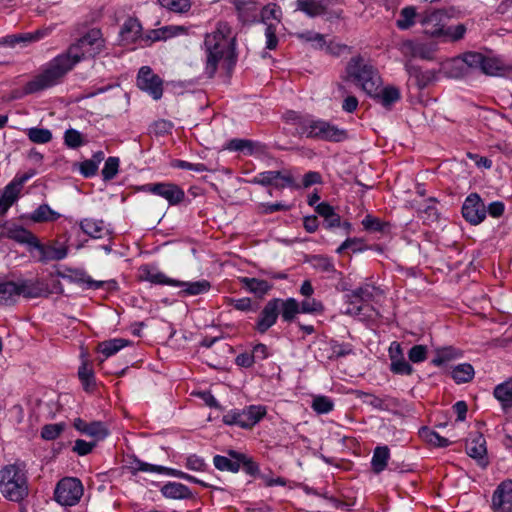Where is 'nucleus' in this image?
I'll return each instance as SVG.
<instances>
[{"label":"nucleus","instance_id":"nucleus-1","mask_svg":"<svg viewBox=\"0 0 512 512\" xmlns=\"http://www.w3.org/2000/svg\"><path fill=\"white\" fill-rule=\"evenodd\" d=\"M105 48V40L99 29L93 28L71 44L62 53L48 62L42 70L28 81L23 90L25 94H34L56 86L62 78L79 62L94 58Z\"/></svg>","mask_w":512,"mask_h":512},{"label":"nucleus","instance_id":"nucleus-2","mask_svg":"<svg viewBox=\"0 0 512 512\" xmlns=\"http://www.w3.org/2000/svg\"><path fill=\"white\" fill-rule=\"evenodd\" d=\"M206 52V73L213 77L218 63L221 60L227 62L228 66L236 63L235 37L232 35L231 27L226 22H219L214 31L207 33L204 39Z\"/></svg>","mask_w":512,"mask_h":512},{"label":"nucleus","instance_id":"nucleus-3","mask_svg":"<svg viewBox=\"0 0 512 512\" xmlns=\"http://www.w3.org/2000/svg\"><path fill=\"white\" fill-rule=\"evenodd\" d=\"M0 493L15 503H21L28 497L29 482L24 463L17 461L0 469Z\"/></svg>","mask_w":512,"mask_h":512},{"label":"nucleus","instance_id":"nucleus-4","mask_svg":"<svg viewBox=\"0 0 512 512\" xmlns=\"http://www.w3.org/2000/svg\"><path fill=\"white\" fill-rule=\"evenodd\" d=\"M291 119L297 126L298 134L307 138L317 139L328 142H342L348 139V132L345 129L311 116H299L292 112Z\"/></svg>","mask_w":512,"mask_h":512},{"label":"nucleus","instance_id":"nucleus-5","mask_svg":"<svg viewBox=\"0 0 512 512\" xmlns=\"http://www.w3.org/2000/svg\"><path fill=\"white\" fill-rule=\"evenodd\" d=\"M346 73L348 79L360 86L368 94H375L381 85V78L377 70L365 63L361 56L353 57L347 64Z\"/></svg>","mask_w":512,"mask_h":512},{"label":"nucleus","instance_id":"nucleus-6","mask_svg":"<svg viewBox=\"0 0 512 512\" xmlns=\"http://www.w3.org/2000/svg\"><path fill=\"white\" fill-rule=\"evenodd\" d=\"M83 485L74 477H64L56 484L54 500L61 506H75L83 496Z\"/></svg>","mask_w":512,"mask_h":512},{"label":"nucleus","instance_id":"nucleus-7","mask_svg":"<svg viewBox=\"0 0 512 512\" xmlns=\"http://www.w3.org/2000/svg\"><path fill=\"white\" fill-rule=\"evenodd\" d=\"M266 415V408L251 405L242 410L234 409L223 416L226 425H237L241 428H252Z\"/></svg>","mask_w":512,"mask_h":512},{"label":"nucleus","instance_id":"nucleus-8","mask_svg":"<svg viewBox=\"0 0 512 512\" xmlns=\"http://www.w3.org/2000/svg\"><path fill=\"white\" fill-rule=\"evenodd\" d=\"M461 57L463 63L467 66V75L471 72L480 71L483 74L494 76L502 69L498 60L479 52H466Z\"/></svg>","mask_w":512,"mask_h":512},{"label":"nucleus","instance_id":"nucleus-9","mask_svg":"<svg viewBox=\"0 0 512 512\" xmlns=\"http://www.w3.org/2000/svg\"><path fill=\"white\" fill-rule=\"evenodd\" d=\"M446 16L445 9L426 10L419 14V23L424 27L425 34L434 38H442L446 28Z\"/></svg>","mask_w":512,"mask_h":512},{"label":"nucleus","instance_id":"nucleus-10","mask_svg":"<svg viewBox=\"0 0 512 512\" xmlns=\"http://www.w3.org/2000/svg\"><path fill=\"white\" fill-rule=\"evenodd\" d=\"M137 86L154 100H159L163 95V81L149 66H143L139 69Z\"/></svg>","mask_w":512,"mask_h":512},{"label":"nucleus","instance_id":"nucleus-11","mask_svg":"<svg viewBox=\"0 0 512 512\" xmlns=\"http://www.w3.org/2000/svg\"><path fill=\"white\" fill-rule=\"evenodd\" d=\"M462 216L473 225L481 223L486 217V207L480 196L470 194L462 205Z\"/></svg>","mask_w":512,"mask_h":512},{"label":"nucleus","instance_id":"nucleus-12","mask_svg":"<svg viewBox=\"0 0 512 512\" xmlns=\"http://www.w3.org/2000/svg\"><path fill=\"white\" fill-rule=\"evenodd\" d=\"M144 190L164 198L170 205L179 204L185 197L184 190L173 183L146 184Z\"/></svg>","mask_w":512,"mask_h":512},{"label":"nucleus","instance_id":"nucleus-13","mask_svg":"<svg viewBox=\"0 0 512 512\" xmlns=\"http://www.w3.org/2000/svg\"><path fill=\"white\" fill-rule=\"evenodd\" d=\"M17 288V298L23 296L24 298H39L47 297L49 295V284L44 280L35 279H19L15 282Z\"/></svg>","mask_w":512,"mask_h":512},{"label":"nucleus","instance_id":"nucleus-14","mask_svg":"<svg viewBox=\"0 0 512 512\" xmlns=\"http://www.w3.org/2000/svg\"><path fill=\"white\" fill-rule=\"evenodd\" d=\"M277 298L270 299L260 311L254 329L260 334L266 333L274 326L279 317Z\"/></svg>","mask_w":512,"mask_h":512},{"label":"nucleus","instance_id":"nucleus-15","mask_svg":"<svg viewBox=\"0 0 512 512\" xmlns=\"http://www.w3.org/2000/svg\"><path fill=\"white\" fill-rule=\"evenodd\" d=\"M492 509L494 512L512 511V480L502 481L492 495Z\"/></svg>","mask_w":512,"mask_h":512},{"label":"nucleus","instance_id":"nucleus-16","mask_svg":"<svg viewBox=\"0 0 512 512\" xmlns=\"http://www.w3.org/2000/svg\"><path fill=\"white\" fill-rule=\"evenodd\" d=\"M133 464L134 465L132 466V469L134 470V473L139 472V471L155 472V473H159V474H166L169 476L177 477V478H180V479H183L188 482L195 483V484H198V482H199L198 478H196L188 473H185L181 470H178V469L168 468V467L159 466V465H153V464H149V463L143 462L138 459H135Z\"/></svg>","mask_w":512,"mask_h":512},{"label":"nucleus","instance_id":"nucleus-17","mask_svg":"<svg viewBox=\"0 0 512 512\" xmlns=\"http://www.w3.org/2000/svg\"><path fill=\"white\" fill-rule=\"evenodd\" d=\"M250 182L261 186L273 185L278 189H282L292 185L293 178L291 175L283 174L280 171H264L257 174Z\"/></svg>","mask_w":512,"mask_h":512},{"label":"nucleus","instance_id":"nucleus-18","mask_svg":"<svg viewBox=\"0 0 512 512\" xmlns=\"http://www.w3.org/2000/svg\"><path fill=\"white\" fill-rule=\"evenodd\" d=\"M34 249L40 253L39 261L43 263L60 261L68 255V247L64 244H60L59 242L42 244L37 240Z\"/></svg>","mask_w":512,"mask_h":512},{"label":"nucleus","instance_id":"nucleus-19","mask_svg":"<svg viewBox=\"0 0 512 512\" xmlns=\"http://www.w3.org/2000/svg\"><path fill=\"white\" fill-rule=\"evenodd\" d=\"M74 428L82 434L95 438L96 442L105 439L109 434L107 426L101 421L88 423L81 418H76Z\"/></svg>","mask_w":512,"mask_h":512},{"label":"nucleus","instance_id":"nucleus-20","mask_svg":"<svg viewBox=\"0 0 512 512\" xmlns=\"http://www.w3.org/2000/svg\"><path fill=\"white\" fill-rule=\"evenodd\" d=\"M467 454L476 459L481 466H486L487 461V449L486 440L480 433H475L466 442Z\"/></svg>","mask_w":512,"mask_h":512},{"label":"nucleus","instance_id":"nucleus-21","mask_svg":"<svg viewBox=\"0 0 512 512\" xmlns=\"http://www.w3.org/2000/svg\"><path fill=\"white\" fill-rule=\"evenodd\" d=\"M390 355V370L394 374L399 375H411L413 373V367L405 360L402 354L401 346L397 342H393L389 348Z\"/></svg>","mask_w":512,"mask_h":512},{"label":"nucleus","instance_id":"nucleus-22","mask_svg":"<svg viewBox=\"0 0 512 512\" xmlns=\"http://www.w3.org/2000/svg\"><path fill=\"white\" fill-rule=\"evenodd\" d=\"M48 33V29H45L23 34L7 35L0 37V46H6L10 48H14L17 45L26 46L28 43L42 39L44 36L48 35Z\"/></svg>","mask_w":512,"mask_h":512},{"label":"nucleus","instance_id":"nucleus-23","mask_svg":"<svg viewBox=\"0 0 512 512\" xmlns=\"http://www.w3.org/2000/svg\"><path fill=\"white\" fill-rule=\"evenodd\" d=\"M329 4V0H296L295 9L309 18H315L325 15Z\"/></svg>","mask_w":512,"mask_h":512},{"label":"nucleus","instance_id":"nucleus-24","mask_svg":"<svg viewBox=\"0 0 512 512\" xmlns=\"http://www.w3.org/2000/svg\"><path fill=\"white\" fill-rule=\"evenodd\" d=\"M226 148L230 151L243 152L245 155H260L266 151V146L258 141L235 138L230 140Z\"/></svg>","mask_w":512,"mask_h":512},{"label":"nucleus","instance_id":"nucleus-25","mask_svg":"<svg viewBox=\"0 0 512 512\" xmlns=\"http://www.w3.org/2000/svg\"><path fill=\"white\" fill-rule=\"evenodd\" d=\"M173 286L181 287L179 295L182 297L198 296L207 293L211 288V283L208 280L201 279L198 281H174Z\"/></svg>","mask_w":512,"mask_h":512},{"label":"nucleus","instance_id":"nucleus-26","mask_svg":"<svg viewBox=\"0 0 512 512\" xmlns=\"http://www.w3.org/2000/svg\"><path fill=\"white\" fill-rule=\"evenodd\" d=\"M239 20L246 23H253L258 18V5L253 0H232Z\"/></svg>","mask_w":512,"mask_h":512},{"label":"nucleus","instance_id":"nucleus-27","mask_svg":"<svg viewBox=\"0 0 512 512\" xmlns=\"http://www.w3.org/2000/svg\"><path fill=\"white\" fill-rule=\"evenodd\" d=\"M358 300L349 298V305L345 310V314L358 317L362 321L373 320L379 315L378 311L369 304H359Z\"/></svg>","mask_w":512,"mask_h":512},{"label":"nucleus","instance_id":"nucleus-28","mask_svg":"<svg viewBox=\"0 0 512 512\" xmlns=\"http://www.w3.org/2000/svg\"><path fill=\"white\" fill-rule=\"evenodd\" d=\"M439 72L448 78H461L467 75V66L462 57L447 59L440 65Z\"/></svg>","mask_w":512,"mask_h":512},{"label":"nucleus","instance_id":"nucleus-29","mask_svg":"<svg viewBox=\"0 0 512 512\" xmlns=\"http://www.w3.org/2000/svg\"><path fill=\"white\" fill-rule=\"evenodd\" d=\"M239 282L246 291L254 294L258 298H263L273 287V285L266 280L254 277H240Z\"/></svg>","mask_w":512,"mask_h":512},{"label":"nucleus","instance_id":"nucleus-30","mask_svg":"<svg viewBox=\"0 0 512 512\" xmlns=\"http://www.w3.org/2000/svg\"><path fill=\"white\" fill-rule=\"evenodd\" d=\"M160 491L168 499L182 500L193 498L190 488L179 482H167L161 487Z\"/></svg>","mask_w":512,"mask_h":512},{"label":"nucleus","instance_id":"nucleus-31","mask_svg":"<svg viewBox=\"0 0 512 512\" xmlns=\"http://www.w3.org/2000/svg\"><path fill=\"white\" fill-rule=\"evenodd\" d=\"M406 71L410 77L414 78L419 89L426 88L436 79V71L422 70L415 65L406 64Z\"/></svg>","mask_w":512,"mask_h":512},{"label":"nucleus","instance_id":"nucleus-32","mask_svg":"<svg viewBox=\"0 0 512 512\" xmlns=\"http://www.w3.org/2000/svg\"><path fill=\"white\" fill-rule=\"evenodd\" d=\"M383 294L382 290L375 285L366 283L356 289L351 294L347 295L348 298H353L361 303L367 304L373 301L376 297Z\"/></svg>","mask_w":512,"mask_h":512},{"label":"nucleus","instance_id":"nucleus-33","mask_svg":"<svg viewBox=\"0 0 512 512\" xmlns=\"http://www.w3.org/2000/svg\"><path fill=\"white\" fill-rule=\"evenodd\" d=\"M79 225L85 234L95 239L103 238L108 234V229L103 220L85 218L80 221Z\"/></svg>","mask_w":512,"mask_h":512},{"label":"nucleus","instance_id":"nucleus-34","mask_svg":"<svg viewBox=\"0 0 512 512\" xmlns=\"http://www.w3.org/2000/svg\"><path fill=\"white\" fill-rule=\"evenodd\" d=\"M279 315L284 322H292L296 315L301 313L300 304L295 298H277Z\"/></svg>","mask_w":512,"mask_h":512},{"label":"nucleus","instance_id":"nucleus-35","mask_svg":"<svg viewBox=\"0 0 512 512\" xmlns=\"http://www.w3.org/2000/svg\"><path fill=\"white\" fill-rule=\"evenodd\" d=\"M7 237L21 244H27L34 248L37 242V237L29 230L22 226L13 225L7 229Z\"/></svg>","mask_w":512,"mask_h":512},{"label":"nucleus","instance_id":"nucleus-36","mask_svg":"<svg viewBox=\"0 0 512 512\" xmlns=\"http://www.w3.org/2000/svg\"><path fill=\"white\" fill-rule=\"evenodd\" d=\"M22 189L11 181L0 196V215L5 214L8 209L17 201Z\"/></svg>","mask_w":512,"mask_h":512},{"label":"nucleus","instance_id":"nucleus-37","mask_svg":"<svg viewBox=\"0 0 512 512\" xmlns=\"http://www.w3.org/2000/svg\"><path fill=\"white\" fill-rule=\"evenodd\" d=\"M374 99L378 100V102L386 108H389L392 104L399 101L401 98V94L398 88L394 86H387L382 89L380 87L377 89L375 94H368Z\"/></svg>","mask_w":512,"mask_h":512},{"label":"nucleus","instance_id":"nucleus-38","mask_svg":"<svg viewBox=\"0 0 512 512\" xmlns=\"http://www.w3.org/2000/svg\"><path fill=\"white\" fill-rule=\"evenodd\" d=\"M315 210L324 218L326 228L331 229L341 226L340 215L335 212L334 207L329 203L321 202L316 206Z\"/></svg>","mask_w":512,"mask_h":512},{"label":"nucleus","instance_id":"nucleus-39","mask_svg":"<svg viewBox=\"0 0 512 512\" xmlns=\"http://www.w3.org/2000/svg\"><path fill=\"white\" fill-rule=\"evenodd\" d=\"M141 280L148 281L152 284L173 286L175 279L169 278L163 272L155 268L144 266L141 268Z\"/></svg>","mask_w":512,"mask_h":512},{"label":"nucleus","instance_id":"nucleus-40","mask_svg":"<svg viewBox=\"0 0 512 512\" xmlns=\"http://www.w3.org/2000/svg\"><path fill=\"white\" fill-rule=\"evenodd\" d=\"M142 27L137 19H127L121 28L122 40L127 43H134L141 36Z\"/></svg>","mask_w":512,"mask_h":512},{"label":"nucleus","instance_id":"nucleus-41","mask_svg":"<svg viewBox=\"0 0 512 512\" xmlns=\"http://www.w3.org/2000/svg\"><path fill=\"white\" fill-rule=\"evenodd\" d=\"M495 398L501 403L503 409L512 408V378L498 384L494 389Z\"/></svg>","mask_w":512,"mask_h":512},{"label":"nucleus","instance_id":"nucleus-42","mask_svg":"<svg viewBox=\"0 0 512 512\" xmlns=\"http://www.w3.org/2000/svg\"><path fill=\"white\" fill-rule=\"evenodd\" d=\"M131 342L123 338H114L103 341L98 344V351L106 358H109L119 352L124 347L128 346Z\"/></svg>","mask_w":512,"mask_h":512},{"label":"nucleus","instance_id":"nucleus-43","mask_svg":"<svg viewBox=\"0 0 512 512\" xmlns=\"http://www.w3.org/2000/svg\"><path fill=\"white\" fill-rule=\"evenodd\" d=\"M390 457V450L387 446H377L374 449L371 467L374 473L379 474L387 466L388 460Z\"/></svg>","mask_w":512,"mask_h":512},{"label":"nucleus","instance_id":"nucleus-44","mask_svg":"<svg viewBox=\"0 0 512 512\" xmlns=\"http://www.w3.org/2000/svg\"><path fill=\"white\" fill-rule=\"evenodd\" d=\"M58 275L63 277V278H68L71 281H75L77 283H82V284L85 285V288H87V289H100V288H102L107 283V282H104V281L93 280L88 274H86L83 271H79V270H75L74 271V275H75L74 278H72L70 276H65L61 272H58ZM108 283L109 284H111V283L115 284L114 281H111V282H108Z\"/></svg>","mask_w":512,"mask_h":512},{"label":"nucleus","instance_id":"nucleus-45","mask_svg":"<svg viewBox=\"0 0 512 512\" xmlns=\"http://www.w3.org/2000/svg\"><path fill=\"white\" fill-rule=\"evenodd\" d=\"M60 218V214L48 204H42L36 208L30 215V219L35 223L55 221Z\"/></svg>","mask_w":512,"mask_h":512},{"label":"nucleus","instance_id":"nucleus-46","mask_svg":"<svg viewBox=\"0 0 512 512\" xmlns=\"http://www.w3.org/2000/svg\"><path fill=\"white\" fill-rule=\"evenodd\" d=\"M17 301L14 281H0V305H12Z\"/></svg>","mask_w":512,"mask_h":512},{"label":"nucleus","instance_id":"nucleus-47","mask_svg":"<svg viewBox=\"0 0 512 512\" xmlns=\"http://www.w3.org/2000/svg\"><path fill=\"white\" fill-rule=\"evenodd\" d=\"M227 454L228 456L236 458L239 462V469L242 467L247 474L254 476L259 472L258 464L246 454L237 452L235 450H228Z\"/></svg>","mask_w":512,"mask_h":512},{"label":"nucleus","instance_id":"nucleus-48","mask_svg":"<svg viewBox=\"0 0 512 512\" xmlns=\"http://www.w3.org/2000/svg\"><path fill=\"white\" fill-rule=\"evenodd\" d=\"M361 224L368 232L387 233L390 229V224L388 222L382 221L380 218L374 217L371 214H367L363 218Z\"/></svg>","mask_w":512,"mask_h":512},{"label":"nucleus","instance_id":"nucleus-49","mask_svg":"<svg viewBox=\"0 0 512 512\" xmlns=\"http://www.w3.org/2000/svg\"><path fill=\"white\" fill-rule=\"evenodd\" d=\"M451 376L458 384L467 383L474 377V368L469 363L459 364L453 368Z\"/></svg>","mask_w":512,"mask_h":512},{"label":"nucleus","instance_id":"nucleus-50","mask_svg":"<svg viewBox=\"0 0 512 512\" xmlns=\"http://www.w3.org/2000/svg\"><path fill=\"white\" fill-rule=\"evenodd\" d=\"M416 8L414 6H406L401 9L399 18L396 21L397 27L401 30H406L415 24L417 17Z\"/></svg>","mask_w":512,"mask_h":512},{"label":"nucleus","instance_id":"nucleus-51","mask_svg":"<svg viewBox=\"0 0 512 512\" xmlns=\"http://www.w3.org/2000/svg\"><path fill=\"white\" fill-rule=\"evenodd\" d=\"M213 464L215 468L220 471H228L232 473H237L239 471L238 460L231 456L226 457L222 455H215L213 458Z\"/></svg>","mask_w":512,"mask_h":512},{"label":"nucleus","instance_id":"nucleus-52","mask_svg":"<svg viewBox=\"0 0 512 512\" xmlns=\"http://www.w3.org/2000/svg\"><path fill=\"white\" fill-rule=\"evenodd\" d=\"M296 37L302 42L311 43L315 49H324L326 45L325 36L315 31H304L296 34Z\"/></svg>","mask_w":512,"mask_h":512},{"label":"nucleus","instance_id":"nucleus-53","mask_svg":"<svg viewBox=\"0 0 512 512\" xmlns=\"http://www.w3.org/2000/svg\"><path fill=\"white\" fill-rule=\"evenodd\" d=\"M328 345L330 348L328 359L330 360L345 357L354 352L353 346L350 343H340L336 340H331Z\"/></svg>","mask_w":512,"mask_h":512},{"label":"nucleus","instance_id":"nucleus-54","mask_svg":"<svg viewBox=\"0 0 512 512\" xmlns=\"http://www.w3.org/2000/svg\"><path fill=\"white\" fill-rule=\"evenodd\" d=\"M311 408L317 414H328L334 409V402L328 396L316 395L312 399Z\"/></svg>","mask_w":512,"mask_h":512},{"label":"nucleus","instance_id":"nucleus-55","mask_svg":"<svg viewBox=\"0 0 512 512\" xmlns=\"http://www.w3.org/2000/svg\"><path fill=\"white\" fill-rule=\"evenodd\" d=\"M28 139L36 144H46L52 140V132L47 128L32 127L27 129Z\"/></svg>","mask_w":512,"mask_h":512},{"label":"nucleus","instance_id":"nucleus-56","mask_svg":"<svg viewBox=\"0 0 512 512\" xmlns=\"http://www.w3.org/2000/svg\"><path fill=\"white\" fill-rule=\"evenodd\" d=\"M420 436L428 443L436 447H447L450 445V441L447 438L440 436L437 432L423 427L419 431Z\"/></svg>","mask_w":512,"mask_h":512},{"label":"nucleus","instance_id":"nucleus-57","mask_svg":"<svg viewBox=\"0 0 512 512\" xmlns=\"http://www.w3.org/2000/svg\"><path fill=\"white\" fill-rule=\"evenodd\" d=\"M64 143L68 148L77 149L85 144V140L78 130L69 128L64 132Z\"/></svg>","mask_w":512,"mask_h":512},{"label":"nucleus","instance_id":"nucleus-58","mask_svg":"<svg viewBox=\"0 0 512 512\" xmlns=\"http://www.w3.org/2000/svg\"><path fill=\"white\" fill-rule=\"evenodd\" d=\"M64 423L46 424L41 429V438L47 441L55 440L64 431Z\"/></svg>","mask_w":512,"mask_h":512},{"label":"nucleus","instance_id":"nucleus-59","mask_svg":"<svg viewBox=\"0 0 512 512\" xmlns=\"http://www.w3.org/2000/svg\"><path fill=\"white\" fill-rule=\"evenodd\" d=\"M78 376L87 391L95 384L94 372L88 363L84 362L78 369Z\"/></svg>","mask_w":512,"mask_h":512},{"label":"nucleus","instance_id":"nucleus-60","mask_svg":"<svg viewBox=\"0 0 512 512\" xmlns=\"http://www.w3.org/2000/svg\"><path fill=\"white\" fill-rule=\"evenodd\" d=\"M157 2L162 7L177 13L186 12L190 9L191 6L189 0H157Z\"/></svg>","mask_w":512,"mask_h":512},{"label":"nucleus","instance_id":"nucleus-61","mask_svg":"<svg viewBox=\"0 0 512 512\" xmlns=\"http://www.w3.org/2000/svg\"><path fill=\"white\" fill-rule=\"evenodd\" d=\"M456 356L455 349L452 347H445L442 349H438L436 352V356L431 360V364L434 366H442L446 362L454 359Z\"/></svg>","mask_w":512,"mask_h":512},{"label":"nucleus","instance_id":"nucleus-62","mask_svg":"<svg viewBox=\"0 0 512 512\" xmlns=\"http://www.w3.org/2000/svg\"><path fill=\"white\" fill-rule=\"evenodd\" d=\"M119 168V159L117 157H109L104 164L102 169V176L104 180L113 179L117 173Z\"/></svg>","mask_w":512,"mask_h":512},{"label":"nucleus","instance_id":"nucleus-63","mask_svg":"<svg viewBox=\"0 0 512 512\" xmlns=\"http://www.w3.org/2000/svg\"><path fill=\"white\" fill-rule=\"evenodd\" d=\"M466 30L467 29L464 24H458L454 27H446L442 38L448 39L453 42L459 41L464 37Z\"/></svg>","mask_w":512,"mask_h":512},{"label":"nucleus","instance_id":"nucleus-64","mask_svg":"<svg viewBox=\"0 0 512 512\" xmlns=\"http://www.w3.org/2000/svg\"><path fill=\"white\" fill-rule=\"evenodd\" d=\"M301 313H322L324 311L323 304L315 298L303 300L300 304Z\"/></svg>","mask_w":512,"mask_h":512}]
</instances>
